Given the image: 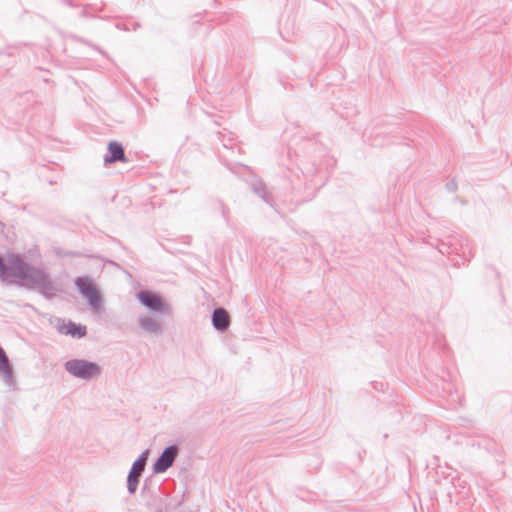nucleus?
Returning a JSON list of instances; mask_svg holds the SVG:
<instances>
[{
	"mask_svg": "<svg viewBox=\"0 0 512 512\" xmlns=\"http://www.w3.org/2000/svg\"><path fill=\"white\" fill-rule=\"evenodd\" d=\"M211 321L213 328L220 333L226 332L231 322L229 313L222 307H216L213 310Z\"/></svg>",
	"mask_w": 512,
	"mask_h": 512,
	"instance_id": "f8f14e48",
	"label": "nucleus"
},
{
	"mask_svg": "<svg viewBox=\"0 0 512 512\" xmlns=\"http://www.w3.org/2000/svg\"><path fill=\"white\" fill-rule=\"evenodd\" d=\"M116 162L126 163L128 159L125 155L123 145L116 140H111L107 145V152L104 155V164L105 166H109Z\"/></svg>",
	"mask_w": 512,
	"mask_h": 512,
	"instance_id": "9b49d317",
	"label": "nucleus"
},
{
	"mask_svg": "<svg viewBox=\"0 0 512 512\" xmlns=\"http://www.w3.org/2000/svg\"><path fill=\"white\" fill-rule=\"evenodd\" d=\"M385 384L383 382H373V388L376 390L383 391Z\"/></svg>",
	"mask_w": 512,
	"mask_h": 512,
	"instance_id": "a211bd4d",
	"label": "nucleus"
},
{
	"mask_svg": "<svg viewBox=\"0 0 512 512\" xmlns=\"http://www.w3.org/2000/svg\"><path fill=\"white\" fill-rule=\"evenodd\" d=\"M253 191L255 194H257L260 198H262L266 203H271V196L267 192L265 184L261 181L253 184Z\"/></svg>",
	"mask_w": 512,
	"mask_h": 512,
	"instance_id": "4468645a",
	"label": "nucleus"
},
{
	"mask_svg": "<svg viewBox=\"0 0 512 512\" xmlns=\"http://www.w3.org/2000/svg\"><path fill=\"white\" fill-rule=\"evenodd\" d=\"M0 279L36 291L46 300H52L63 292L61 285L50 273L27 262L19 253L9 254L7 261L0 254Z\"/></svg>",
	"mask_w": 512,
	"mask_h": 512,
	"instance_id": "f257e3e1",
	"label": "nucleus"
},
{
	"mask_svg": "<svg viewBox=\"0 0 512 512\" xmlns=\"http://www.w3.org/2000/svg\"><path fill=\"white\" fill-rule=\"evenodd\" d=\"M74 283L79 294L87 301L91 310L98 312L103 304V296L94 280L89 276H78Z\"/></svg>",
	"mask_w": 512,
	"mask_h": 512,
	"instance_id": "7ed1b4c3",
	"label": "nucleus"
},
{
	"mask_svg": "<svg viewBox=\"0 0 512 512\" xmlns=\"http://www.w3.org/2000/svg\"><path fill=\"white\" fill-rule=\"evenodd\" d=\"M180 448L177 444H171L166 446L159 456L155 459L152 465V471L154 474L165 473L170 467L174 465Z\"/></svg>",
	"mask_w": 512,
	"mask_h": 512,
	"instance_id": "423d86ee",
	"label": "nucleus"
},
{
	"mask_svg": "<svg viewBox=\"0 0 512 512\" xmlns=\"http://www.w3.org/2000/svg\"><path fill=\"white\" fill-rule=\"evenodd\" d=\"M0 378L9 388L13 390L15 389L17 381L15 378L14 369L2 346H0Z\"/></svg>",
	"mask_w": 512,
	"mask_h": 512,
	"instance_id": "1a4fd4ad",
	"label": "nucleus"
},
{
	"mask_svg": "<svg viewBox=\"0 0 512 512\" xmlns=\"http://www.w3.org/2000/svg\"><path fill=\"white\" fill-rule=\"evenodd\" d=\"M80 41H81L82 43L88 44V43H87V41H85V40H83V39H80Z\"/></svg>",
	"mask_w": 512,
	"mask_h": 512,
	"instance_id": "412c9836",
	"label": "nucleus"
},
{
	"mask_svg": "<svg viewBox=\"0 0 512 512\" xmlns=\"http://www.w3.org/2000/svg\"><path fill=\"white\" fill-rule=\"evenodd\" d=\"M293 189H299V186L293 185Z\"/></svg>",
	"mask_w": 512,
	"mask_h": 512,
	"instance_id": "4be33fe9",
	"label": "nucleus"
},
{
	"mask_svg": "<svg viewBox=\"0 0 512 512\" xmlns=\"http://www.w3.org/2000/svg\"><path fill=\"white\" fill-rule=\"evenodd\" d=\"M437 249L442 255H459L461 256L463 261H468L469 258L471 257L470 252L469 257L466 256V252L464 249V240L458 238L457 236H450L448 242L444 240L439 241Z\"/></svg>",
	"mask_w": 512,
	"mask_h": 512,
	"instance_id": "0eeeda50",
	"label": "nucleus"
},
{
	"mask_svg": "<svg viewBox=\"0 0 512 512\" xmlns=\"http://www.w3.org/2000/svg\"><path fill=\"white\" fill-rule=\"evenodd\" d=\"M55 321V328L60 334L69 335L76 339H81L87 335V327L81 323L59 317Z\"/></svg>",
	"mask_w": 512,
	"mask_h": 512,
	"instance_id": "6e6552de",
	"label": "nucleus"
},
{
	"mask_svg": "<svg viewBox=\"0 0 512 512\" xmlns=\"http://www.w3.org/2000/svg\"><path fill=\"white\" fill-rule=\"evenodd\" d=\"M64 369L71 376L85 381L97 379L102 373L98 363L79 358L67 360Z\"/></svg>",
	"mask_w": 512,
	"mask_h": 512,
	"instance_id": "f03ea898",
	"label": "nucleus"
},
{
	"mask_svg": "<svg viewBox=\"0 0 512 512\" xmlns=\"http://www.w3.org/2000/svg\"><path fill=\"white\" fill-rule=\"evenodd\" d=\"M62 2L70 7H75L76 5L72 2V0H62Z\"/></svg>",
	"mask_w": 512,
	"mask_h": 512,
	"instance_id": "6ab92c4d",
	"label": "nucleus"
},
{
	"mask_svg": "<svg viewBox=\"0 0 512 512\" xmlns=\"http://www.w3.org/2000/svg\"><path fill=\"white\" fill-rule=\"evenodd\" d=\"M3 227V223L0 221V230L2 229Z\"/></svg>",
	"mask_w": 512,
	"mask_h": 512,
	"instance_id": "5701e85b",
	"label": "nucleus"
},
{
	"mask_svg": "<svg viewBox=\"0 0 512 512\" xmlns=\"http://www.w3.org/2000/svg\"><path fill=\"white\" fill-rule=\"evenodd\" d=\"M445 188L448 192L454 193L457 191L458 185L454 179L446 183Z\"/></svg>",
	"mask_w": 512,
	"mask_h": 512,
	"instance_id": "f3484780",
	"label": "nucleus"
},
{
	"mask_svg": "<svg viewBox=\"0 0 512 512\" xmlns=\"http://www.w3.org/2000/svg\"><path fill=\"white\" fill-rule=\"evenodd\" d=\"M215 209H217L221 213L226 223H229V209L226 207L224 202L221 200H217L215 202Z\"/></svg>",
	"mask_w": 512,
	"mask_h": 512,
	"instance_id": "2eb2a0df",
	"label": "nucleus"
},
{
	"mask_svg": "<svg viewBox=\"0 0 512 512\" xmlns=\"http://www.w3.org/2000/svg\"><path fill=\"white\" fill-rule=\"evenodd\" d=\"M139 326L145 332L159 336L163 333L162 325L159 321L151 316H141L138 319Z\"/></svg>",
	"mask_w": 512,
	"mask_h": 512,
	"instance_id": "ddd939ff",
	"label": "nucleus"
},
{
	"mask_svg": "<svg viewBox=\"0 0 512 512\" xmlns=\"http://www.w3.org/2000/svg\"><path fill=\"white\" fill-rule=\"evenodd\" d=\"M137 300L143 305L151 314H171V307L166 302L165 298L157 292L149 289H142L136 293Z\"/></svg>",
	"mask_w": 512,
	"mask_h": 512,
	"instance_id": "20e7f679",
	"label": "nucleus"
},
{
	"mask_svg": "<svg viewBox=\"0 0 512 512\" xmlns=\"http://www.w3.org/2000/svg\"><path fill=\"white\" fill-rule=\"evenodd\" d=\"M141 497L145 499V506L150 512H164L166 510L163 498L151 492L146 482L141 488Z\"/></svg>",
	"mask_w": 512,
	"mask_h": 512,
	"instance_id": "9d476101",
	"label": "nucleus"
},
{
	"mask_svg": "<svg viewBox=\"0 0 512 512\" xmlns=\"http://www.w3.org/2000/svg\"><path fill=\"white\" fill-rule=\"evenodd\" d=\"M148 457L149 450H145L132 463L127 475V492L130 495H134L138 489L140 478L147 465Z\"/></svg>",
	"mask_w": 512,
	"mask_h": 512,
	"instance_id": "39448f33",
	"label": "nucleus"
},
{
	"mask_svg": "<svg viewBox=\"0 0 512 512\" xmlns=\"http://www.w3.org/2000/svg\"><path fill=\"white\" fill-rule=\"evenodd\" d=\"M300 170L306 179L312 177L317 172L314 164L308 167H300Z\"/></svg>",
	"mask_w": 512,
	"mask_h": 512,
	"instance_id": "dca6fc26",
	"label": "nucleus"
},
{
	"mask_svg": "<svg viewBox=\"0 0 512 512\" xmlns=\"http://www.w3.org/2000/svg\"><path fill=\"white\" fill-rule=\"evenodd\" d=\"M80 15H81L82 17H86V15H87L86 7H84V8L82 9V11H81Z\"/></svg>",
	"mask_w": 512,
	"mask_h": 512,
	"instance_id": "aec40b11",
	"label": "nucleus"
}]
</instances>
